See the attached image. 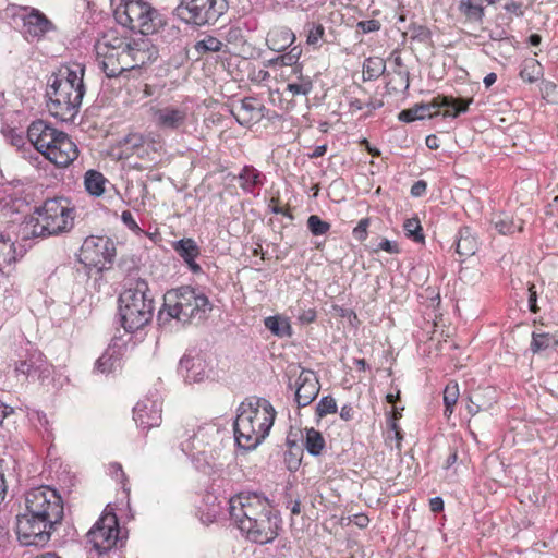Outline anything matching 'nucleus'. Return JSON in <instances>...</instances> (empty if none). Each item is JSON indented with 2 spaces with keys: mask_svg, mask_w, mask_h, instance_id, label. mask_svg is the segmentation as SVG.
I'll return each instance as SVG.
<instances>
[{
  "mask_svg": "<svg viewBox=\"0 0 558 558\" xmlns=\"http://www.w3.org/2000/svg\"><path fill=\"white\" fill-rule=\"evenodd\" d=\"M100 68L107 77H118L126 71L143 68L157 59L158 50L148 37L104 34L95 44Z\"/></svg>",
  "mask_w": 558,
  "mask_h": 558,
  "instance_id": "obj_1",
  "label": "nucleus"
},
{
  "mask_svg": "<svg viewBox=\"0 0 558 558\" xmlns=\"http://www.w3.org/2000/svg\"><path fill=\"white\" fill-rule=\"evenodd\" d=\"M213 305L205 293L191 286L167 291L157 314V324L167 331L177 330L193 320L206 318Z\"/></svg>",
  "mask_w": 558,
  "mask_h": 558,
  "instance_id": "obj_2",
  "label": "nucleus"
},
{
  "mask_svg": "<svg viewBox=\"0 0 558 558\" xmlns=\"http://www.w3.org/2000/svg\"><path fill=\"white\" fill-rule=\"evenodd\" d=\"M75 207L64 196L47 198L35 207L34 214L25 217L19 228L22 241L57 236L70 232L74 227Z\"/></svg>",
  "mask_w": 558,
  "mask_h": 558,
  "instance_id": "obj_3",
  "label": "nucleus"
},
{
  "mask_svg": "<svg viewBox=\"0 0 558 558\" xmlns=\"http://www.w3.org/2000/svg\"><path fill=\"white\" fill-rule=\"evenodd\" d=\"M85 66L81 63L62 66L49 84L46 96L49 112L61 121H73L86 93Z\"/></svg>",
  "mask_w": 558,
  "mask_h": 558,
  "instance_id": "obj_4",
  "label": "nucleus"
},
{
  "mask_svg": "<svg viewBox=\"0 0 558 558\" xmlns=\"http://www.w3.org/2000/svg\"><path fill=\"white\" fill-rule=\"evenodd\" d=\"M119 316L126 332H135L148 325L154 316V295L144 279H136L119 295Z\"/></svg>",
  "mask_w": 558,
  "mask_h": 558,
  "instance_id": "obj_5",
  "label": "nucleus"
},
{
  "mask_svg": "<svg viewBox=\"0 0 558 558\" xmlns=\"http://www.w3.org/2000/svg\"><path fill=\"white\" fill-rule=\"evenodd\" d=\"M114 10L116 21L123 27L137 31L140 36L155 34L162 26L158 11L142 0H120Z\"/></svg>",
  "mask_w": 558,
  "mask_h": 558,
  "instance_id": "obj_6",
  "label": "nucleus"
},
{
  "mask_svg": "<svg viewBox=\"0 0 558 558\" xmlns=\"http://www.w3.org/2000/svg\"><path fill=\"white\" fill-rule=\"evenodd\" d=\"M277 416V411L269 400L252 397L246 404V420L251 433L246 434V452L254 451L269 436Z\"/></svg>",
  "mask_w": 558,
  "mask_h": 558,
  "instance_id": "obj_7",
  "label": "nucleus"
},
{
  "mask_svg": "<svg viewBox=\"0 0 558 558\" xmlns=\"http://www.w3.org/2000/svg\"><path fill=\"white\" fill-rule=\"evenodd\" d=\"M225 437L230 440L229 432L215 423H207L198 427L185 442H182V451L192 457L202 456L207 464L208 459L214 460L220 449Z\"/></svg>",
  "mask_w": 558,
  "mask_h": 558,
  "instance_id": "obj_8",
  "label": "nucleus"
},
{
  "mask_svg": "<svg viewBox=\"0 0 558 558\" xmlns=\"http://www.w3.org/2000/svg\"><path fill=\"white\" fill-rule=\"evenodd\" d=\"M227 9L226 0H180L173 14L186 24H215Z\"/></svg>",
  "mask_w": 558,
  "mask_h": 558,
  "instance_id": "obj_9",
  "label": "nucleus"
},
{
  "mask_svg": "<svg viewBox=\"0 0 558 558\" xmlns=\"http://www.w3.org/2000/svg\"><path fill=\"white\" fill-rule=\"evenodd\" d=\"M246 499H256L260 506V512L257 517H251L246 513V520L250 521V527L246 529V539L256 544H269L278 536L277 524L271 520V506L268 498L263 494L246 490Z\"/></svg>",
  "mask_w": 558,
  "mask_h": 558,
  "instance_id": "obj_10",
  "label": "nucleus"
},
{
  "mask_svg": "<svg viewBox=\"0 0 558 558\" xmlns=\"http://www.w3.org/2000/svg\"><path fill=\"white\" fill-rule=\"evenodd\" d=\"M59 523L47 518L35 517L26 510L16 517L17 539L23 546H44L48 543L52 530Z\"/></svg>",
  "mask_w": 558,
  "mask_h": 558,
  "instance_id": "obj_11",
  "label": "nucleus"
},
{
  "mask_svg": "<svg viewBox=\"0 0 558 558\" xmlns=\"http://www.w3.org/2000/svg\"><path fill=\"white\" fill-rule=\"evenodd\" d=\"M59 523L47 518L35 517L26 510L16 517L17 539L23 546H44L48 543L52 530Z\"/></svg>",
  "mask_w": 558,
  "mask_h": 558,
  "instance_id": "obj_12",
  "label": "nucleus"
},
{
  "mask_svg": "<svg viewBox=\"0 0 558 558\" xmlns=\"http://www.w3.org/2000/svg\"><path fill=\"white\" fill-rule=\"evenodd\" d=\"M26 510L35 517L47 518L57 522L63 519V501L56 489L40 486L31 489L25 496Z\"/></svg>",
  "mask_w": 558,
  "mask_h": 558,
  "instance_id": "obj_13",
  "label": "nucleus"
},
{
  "mask_svg": "<svg viewBox=\"0 0 558 558\" xmlns=\"http://www.w3.org/2000/svg\"><path fill=\"white\" fill-rule=\"evenodd\" d=\"M116 256V246L107 236H88L84 240L78 260L87 268H96L99 272L111 267Z\"/></svg>",
  "mask_w": 558,
  "mask_h": 558,
  "instance_id": "obj_14",
  "label": "nucleus"
},
{
  "mask_svg": "<svg viewBox=\"0 0 558 558\" xmlns=\"http://www.w3.org/2000/svg\"><path fill=\"white\" fill-rule=\"evenodd\" d=\"M119 523L114 512H105L87 533L93 548L104 555L111 550L119 538Z\"/></svg>",
  "mask_w": 558,
  "mask_h": 558,
  "instance_id": "obj_15",
  "label": "nucleus"
},
{
  "mask_svg": "<svg viewBox=\"0 0 558 558\" xmlns=\"http://www.w3.org/2000/svg\"><path fill=\"white\" fill-rule=\"evenodd\" d=\"M16 373L25 375L33 381L47 385L53 373V365L38 350H31L24 360H21L15 367Z\"/></svg>",
  "mask_w": 558,
  "mask_h": 558,
  "instance_id": "obj_16",
  "label": "nucleus"
},
{
  "mask_svg": "<svg viewBox=\"0 0 558 558\" xmlns=\"http://www.w3.org/2000/svg\"><path fill=\"white\" fill-rule=\"evenodd\" d=\"M23 11H25L22 15L23 36L27 41H39L46 34L57 29L56 25L38 9L25 7Z\"/></svg>",
  "mask_w": 558,
  "mask_h": 558,
  "instance_id": "obj_17",
  "label": "nucleus"
},
{
  "mask_svg": "<svg viewBox=\"0 0 558 558\" xmlns=\"http://www.w3.org/2000/svg\"><path fill=\"white\" fill-rule=\"evenodd\" d=\"M161 402L157 395L138 401L133 409V418L138 427L150 429L161 423Z\"/></svg>",
  "mask_w": 558,
  "mask_h": 558,
  "instance_id": "obj_18",
  "label": "nucleus"
},
{
  "mask_svg": "<svg viewBox=\"0 0 558 558\" xmlns=\"http://www.w3.org/2000/svg\"><path fill=\"white\" fill-rule=\"evenodd\" d=\"M154 123L161 130L178 131L185 125L187 108L177 106L150 107Z\"/></svg>",
  "mask_w": 558,
  "mask_h": 558,
  "instance_id": "obj_19",
  "label": "nucleus"
},
{
  "mask_svg": "<svg viewBox=\"0 0 558 558\" xmlns=\"http://www.w3.org/2000/svg\"><path fill=\"white\" fill-rule=\"evenodd\" d=\"M61 133L63 132L57 130L44 120H36L33 121L27 129V138L29 146H34L35 149L43 155L51 148Z\"/></svg>",
  "mask_w": 558,
  "mask_h": 558,
  "instance_id": "obj_20",
  "label": "nucleus"
},
{
  "mask_svg": "<svg viewBox=\"0 0 558 558\" xmlns=\"http://www.w3.org/2000/svg\"><path fill=\"white\" fill-rule=\"evenodd\" d=\"M43 156L57 167L64 168L77 158L78 149L71 137L63 132Z\"/></svg>",
  "mask_w": 558,
  "mask_h": 558,
  "instance_id": "obj_21",
  "label": "nucleus"
},
{
  "mask_svg": "<svg viewBox=\"0 0 558 558\" xmlns=\"http://www.w3.org/2000/svg\"><path fill=\"white\" fill-rule=\"evenodd\" d=\"M295 385L294 401L298 408L311 404L317 398L320 390V383L315 372L307 368H302Z\"/></svg>",
  "mask_w": 558,
  "mask_h": 558,
  "instance_id": "obj_22",
  "label": "nucleus"
},
{
  "mask_svg": "<svg viewBox=\"0 0 558 558\" xmlns=\"http://www.w3.org/2000/svg\"><path fill=\"white\" fill-rule=\"evenodd\" d=\"M473 98L465 99L462 97L456 98L448 95H438L432 101L424 102V106L428 108V112L435 109L437 113L439 109L445 108L444 118H458L461 113H465L469 110Z\"/></svg>",
  "mask_w": 558,
  "mask_h": 558,
  "instance_id": "obj_23",
  "label": "nucleus"
},
{
  "mask_svg": "<svg viewBox=\"0 0 558 558\" xmlns=\"http://www.w3.org/2000/svg\"><path fill=\"white\" fill-rule=\"evenodd\" d=\"M172 248L184 260L185 265L193 274H199L202 271V267L196 263L201 250L193 239L184 238L174 241Z\"/></svg>",
  "mask_w": 558,
  "mask_h": 558,
  "instance_id": "obj_24",
  "label": "nucleus"
},
{
  "mask_svg": "<svg viewBox=\"0 0 558 558\" xmlns=\"http://www.w3.org/2000/svg\"><path fill=\"white\" fill-rule=\"evenodd\" d=\"M295 41V34L287 26H277L267 34L266 43L269 49L282 52Z\"/></svg>",
  "mask_w": 558,
  "mask_h": 558,
  "instance_id": "obj_25",
  "label": "nucleus"
},
{
  "mask_svg": "<svg viewBox=\"0 0 558 558\" xmlns=\"http://www.w3.org/2000/svg\"><path fill=\"white\" fill-rule=\"evenodd\" d=\"M330 20L326 15H318L315 21H307L304 24V32L306 34V44L314 48L322 46V43H328L326 38L325 23Z\"/></svg>",
  "mask_w": 558,
  "mask_h": 558,
  "instance_id": "obj_26",
  "label": "nucleus"
},
{
  "mask_svg": "<svg viewBox=\"0 0 558 558\" xmlns=\"http://www.w3.org/2000/svg\"><path fill=\"white\" fill-rule=\"evenodd\" d=\"M456 252L460 256H472L478 248V242L473 230L468 227H461L456 236Z\"/></svg>",
  "mask_w": 558,
  "mask_h": 558,
  "instance_id": "obj_27",
  "label": "nucleus"
},
{
  "mask_svg": "<svg viewBox=\"0 0 558 558\" xmlns=\"http://www.w3.org/2000/svg\"><path fill=\"white\" fill-rule=\"evenodd\" d=\"M179 373L186 381H201L204 377L203 362L201 357L184 354L179 362Z\"/></svg>",
  "mask_w": 558,
  "mask_h": 558,
  "instance_id": "obj_28",
  "label": "nucleus"
},
{
  "mask_svg": "<svg viewBox=\"0 0 558 558\" xmlns=\"http://www.w3.org/2000/svg\"><path fill=\"white\" fill-rule=\"evenodd\" d=\"M199 511L201 520L204 523L214 522L221 512V501L219 500V497L211 492H206L203 496Z\"/></svg>",
  "mask_w": 558,
  "mask_h": 558,
  "instance_id": "obj_29",
  "label": "nucleus"
},
{
  "mask_svg": "<svg viewBox=\"0 0 558 558\" xmlns=\"http://www.w3.org/2000/svg\"><path fill=\"white\" fill-rule=\"evenodd\" d=\"M265 327L278 338H290L293 335V329L288 317L282 315H272L264 319Z\"/></svg>",
  "mask_w": 558,
  "mask_h": 558,
  "instance_id": "obj_30",
  "label": "nucleus"
},
{
  "mask_svg": "<svg viewBox=\"0 0 558 558\" xmlns=\"http://www.w3.org/2000/svg\"><path fill=\"white\" fill-rule=\"evenodd\" d=\"M458 11L468 21L474 23H483L485 17V10L482 5V0H460Z\"/></svg>",
  "mask_w": 558,
  "mask_h": 558,
  "instance_id": "obj_31",
  "label": "nucleus"
},
{
  "mask_svg": "<svg viewBox=\"0 0 558 558\" xmlns=\"http://www.w3.org/2000/svg\"><path fill=\"white\" fill-rule=\"evenodd\" d=\"M490 222L501 235H511L523 230V221L515 222L512 217L505 214L495 215Z\"/></svg>",
  "mask_w": 558,
  "mask_h": 558,
  "instance_id": "obj_32",
  "label": "nucleus"
},
{
  "mask_svg": "<svg viewBox=\"0 0 558 558\" xmlns=\"http://www.w3.org/2000/svg\"><path fill=\"white\" fill-rule=\"evenodd\" d=\"M326 447L323 434L314 427L305 428L304 448L308 454L319 457Z\"/></svg>",
  "mask_w": 558,
  "mask_h": 558,
  "instance_id": "obj_33",
  "label": "nucleus"
},
{
  "mask_svg": "<svg viewBox=\"0 0 558 558\" xmlns=\"http://www.w3.org/2000/svg\"><path fill=\"white\" fill-rule=\"evenodd\" d=\"M121 367V357L116 350H106L96 361L95 369L101 374L114 373Z\"/></svg>",
  "mask_w": 558,
  "mask_h": 558,
  "instance_id": "obj_34",
  "label": "nucleus"
},
{
  "mask_svg": "<svg viewBox=\"0 0 558 558\" xmlns=\"http://www.w3.org/2000/svg\"><path fill=\"white\" fill-rule=\"evenodd\" d=\"M107 179L104 174L96 170H88L84 177V185L86 191L94 196H100L105 192Z\"/></svg>",
  "mask_w": 558,
  "mask_h": 558,
  "instance_id": "obj_35",
  "label": "nucleus"
},
{
  "mask_svg": "<svg viewBox=\"0 0 558 558\" xmlns=\"http://www.w3.org/2000/svg\"><path fill=\"white\" fill-rule=\"evenodd\" d=\"M437 116V112H428V108L424 106V102L415 104L413 107L403 109L399 112L398 119L401 122L410 123L416 120H423L425 118H433Z\"/></svg>",
  "mask_w": 558,
  "mask_h": 558,
  "instance_id": "obj_36",
  "label": "nucleus"
},
{
  "mask_svg": "<svg viewBox=\"0 0 558 558\" xmlns=\"http://www.w3.org/2000/svg\"><path fill=\"white\" fill-rule=\"evenodd\" d=\"M386 71V63L383 58L369 57L365 59L363 64V80L374 81L383 75Z\"/></svg>",
  "mask_w": 558,
  "mask_h": 558,
  "instance_id": "obj_37",
  "label": "nucleus"
},
{
  "mask_svg": "<svg viewBox=\"0 0 558 558\" xmlns=\"http://www.w3.org/2000/svg\"><path fill=\"white\" fill-rule=\"evenodd\" d=\"M520 77L527 83H535L543 76V66L534 58L526 59L521 64Z\"/></svg>",
  "mask_w": 558,
  "mask_h": 558,
  "instance_id": "obj_38",
  "label": "nucleus"
},
{
  "mask_svg": "<svg viewBox=\"0 0 558 558\" xmlns=\"http://www.w3.org/2000/svg\"><path fill=\"white\" fill-rule=\"evenodd\" d=\"M267 109L256 99L246 96V129H252L262 121Z\"/></svg>",
  "mask_w": 558,
  "mask_h": 558,
  "instance_id": "obj_39",
  "label": "nucleus"
},
{
  "mask_svg": "<svg viewBox=\"0 0 558 558\" xmlns=\"http://www.w3.org/2000/svg\"><path fill=\"white\" fill-rule=\"evenodd\" d=\"M229 515L235 526L242 532L244 521V502L242 493H238L229 498Z\"/></svg>",
  "mask_w": 558,
  "mask_h": 558,
  "instance_id": "obj_40",
  "label": "nucleus"
},
{
  "mask_svg": "<svg viewBox=\"0 0 558 558\" xmlns=\"http://www.w3.org/2000/svg\"><path fill=\"white\" fill-rule=\"evenodd\" d=\"M264 180L265 175L260 171L246 165V194L251 193L253 196H257Z\"/></svg>",
  "mask_w": 558,
  "mask_h": 558,
  "instance_id": "obj_41",
  "label": "nucleus"
},
{
  "mask_svg": "<svg viewBox=\"0 0 558 558\" xmlns=\"http://www.w3.org/2000/svg\"><path fill=\"white\" fill-rule=\"evenodd\" d=\"M403 231L405 236L413 242L424 243L425 236L423 233V228L421 221L417 217L409 218L403 223Z\"/></svg>",
  "mask_w": 558,
  "mask_h": 558,
  "instance_id": "obj_42",
  "label": "nucleus"
},
{
  "mask_svg": "<svg viewBox=\"0 0 558 558\" xmlns=\"http://www.w3.org/2000/svg\"><path fill=\"white\" fill-rule=\"evenodd\" d=\"M459 398V387L454 381L449 383L444 389L445 415H450Z\"/></svg>",
  "mask_w": 558,
  "mask_h": 558,
  "instance_id": "obj_43",
  "label": "nucleus"
},
{
  "mask_svg": "<svg viewBox=\"0 0 558 558\" xmlns=\"http://www.w3.org/2000/svg\"><path fill=\"white\" fill-rule=\"evenodd\" d=\"M313 89V82L308 76H299L298 81L290 82L287 85V90L293 96L302 95L307 96Z\"/></svg>",
  "mask_w": 558,
  "mask_h": 558,
  "instance_id": "obj_44",
  "label": "nucleus"
},
{
  "mask_svg": "<svg viewBox=\"0 0 558 558\" xmlns=\"http://www.w3.org/2000/svg\"><path fill=\"white\" fill-rule=\"evenodd\" d=\"M338 411L337 402L332 396L323 397L316 404L315 414L318 420L335 414Z\"/></svg>",
  "mask_w": 558,
  "mask_h": 558,
  "instance_id": "obj_45",
  "label": "nucleus"
},
{
  "mask_svg": "<svg viewBox=\"0 0 558 558\" xmlns=\"http://www.w3.org/2000/svg\"><path fill=\"white\" fill-rule=\"evenodd\" d=\"M306 226H307V229L308 231L314 235V236H318V235H324L326 234L331 226L329 222L323 220L319 216L317 215H311L308 218H307V221H306Z\"/></svg>",
  "mask_w": 558,
  "mask_h": 558,
  "instance_id": "obj_46",
  "label": "nucleus"
},
{
  "mask_svg": "<svg viewBox=\"0 0 558 558\" xmlns=\"http://www.w3.org/2000/svg\"><path fill=\"white\" fill-rule=\"evenodd\" d=\"M246 70H248V78L253 83L260 84L270 77L264 62L258 63L257 65L254 62H250L246 65Z\"/></svg>",
  "mask_w": 558,
  "mask_h": 558,
  "instance_id": "obj_47",
  "label": "nucleus"
},
{
  "mask_svg": "<svg viewBox=\"0 0 558 558\" xmlns=\"http://www.w3.org/2000/svg\"><path fill=\"white\" fill-rule=\"evenodd\" d=\"M303 450L301 447H296V449H288L283 454V462L287 469L290 472H295L299 470L302 461Z\"/></svg>",
  "mask_w": 558,
  "mask_h": 558,
  "instance_id": "obj_48",
  "label": "nucleus"
},
{
  "mask_svg": "<svg viewBox=\"0 0 558 558\" xmlns=\"http://www.w3.org/2000/svg\"><path fill=\"white\" fill-rule=\"evenodd\" d=\"M222 43L211 36H207L206 38L198 40L194 48L199 53H206V52H218L221 50Z\"/></svg>",
  "mask_w": 558,
  "mask_h": 558,
  "instance_id": "obj_49",
  "label": "nucleus"
},
{
  "mask_svg": "<svg viewBox=\"0 0 558 558\" xmlns=\"http://www.w3.org/2000/svg\"><path fill=\"white\" fill-rule=\"evenodd\" d=\"M302 53V49L299 46L292 47L287 53H283L276 59H271L269 62L280 65H294L298 63Z\"/></svg>",
  "mask_w": 558,
  "mask_h": 558,
  "instance_id": "obj_50",
  "label": "nucleus"
},
{
  "mask_svg": "<svg viewBox=\"0 0 558 558\" xmlns=\"http://www.w3.org/2000/svg\"><path fill=\"white\" fill-rule=\"evenodd\" d=\"M551 336L549 333H532L530 349L533 353H538L550 347Z\"/></svg>",
  "mask_w": 558,
  "mask_h": 558,
  "instance_id": "obj_51",
  "label": "nucleus"
},
{
  "mask_svg": "<svg viewBox=\"0 0 558 558\" xmlns=\"http://www.w3.org/2000/svg\"><path fill=\"white\" fill-rule=\"evenodd\" d=\"M391 56H392L395 65L398 68L393 72L398 76V78L400 81V85H403V90H408L409 86H410V77H409L410 74L408 71H404L401 69L404 65L403 60L400 57V54H398L397 52H393Z\"/></svg>",
  "mask_w": 558,
  "mask_h": 558,
  "instance_id": "obj_52",
  "label": "nucleus"
},
{
  "mask_svg": "<svg viewBox=\"0 0 558 558\" xmlns=\"http://www.w3.org/2000/svg\"><path fill=\"white\" fill-rule=\"evenodd\" d=\"M409 31L411 33V39L417 40L420 43H426L432 37L430 29L425 25L412 23L409 26Z\"/></svg>",
  "mask_w": 558,
  "mask_h": 558,
  "instance_id": "obj_53",
  "label": "nucleus"
},
{
  "mask_svg": "<svg viewBox=\"0 0 558 558\" xmlns=\"http://www.w3.org/2000/svg\"><path fill=\"white\" fill-rule=\"evenodd\" d=\"M243 407H244V402H241L240 405L238 407V414L233 422L234 442H235V446L238 447V450H241L244 448L241 444V438L244 436V434L241 432L240 424H239L240 418L244 413Z\"/></svg>",
  "mask_w": 558,
  "mask_h": 558,
  "instance_id": "obj_54",
  "label": "nucleus"
},
{
  "mask_svg": "<svg viewBox=\"0 0 558 558\" xmlns=\"http://www.w3.org/2000/svg\"><path fill=\"white\" fill-rule=\"evenodd\" d=\"M380 22L378 20L360 21L356 24V32L361 34L374 33L380 29Z\"/></svg>",
  "mask_w": 558,
  "mask_h": 558,
  "instance_id": "obj_55",
  "label": "nucleus"
},
{
  "mask_svg": "<svg viewBox=\"0 0 558 558\" xmlns=\"http://www.w3.org/2000/svg\"><path fill=\"white\" fill-rule=\"evenodd\" d=\"M369 223V218H363L357 222V226L353 229L352 232L355 240L362 242L367 238V229Z\"/></svg>",
  "mask_w": 558,
  "mask_h": 558,
  "instance_id": "obj_56",
  "label": "nucleus"
},
{
  "mask_svg": "<svg viewBox=\"0 0 558 558\" xmlns=\"http://www.w3.org/2000/svg\"><path fill=\"white\" fill-rule=\"evenodd\" d=\"M481 395L478 392L473 393L472 397H470L469 402L466 404L468 413L471 415H475L482 410H485L486 407L480 403Z\"/></svg>",
  "mask_w": 558,
  "mask_h": 558,
  "instance_id": "obj_57",
  "label": "nucleus"
},
{
  "mask_svg": "<svg viewBox=\"0 0 558 558\" xmlns=\"http://www.w3.org/2000/svg\"><path fill=\"white\" fill-rule=\"evenodd\" d=\"M121 220L125 225V227L128 229H130L131 231H133L135 233L142 232V229L140 228V226L135 221V219L133 217V214L130 210L122 211Z\"/></svg>",
  "mask_w": 558,
  "mask_h": 558,
  "instance_id": "obj_58",
  "label": "nucleus"
},
{
  "mask_svg": "<svg viewBox=\"0 0 558 558\" xmlns=\"http://www.w3.org/2000/svg\"><path fill=\"white\" fill-rule=\"evenodd\" d=\"M527 292H529V298H527L529 310H530V312L536 314L539 312V306L537 305V291H536V287L534 283H529Z\"/></svg>",
  "mask_w": 558,
  "mask_h": 558,
  "instance_id": "obj_59",
  "label": "nucleus"
},
{
  "mask_svg": "<svg viewBox=\"0 0 558 558\" xmlns=\"http://www.w3.org/2000/svg\"><path fill=\"white\" fill-rule=\"evenodd\" d=\"M489 38L495 41H509L512 43L514 40L513 36H509L507 32L501 27H496L490 31Z\"/></svg>",
  "mask_w": 558,
  "mask_h": 558,
  "instance_id": "obj_60",
  "label": "nucleus"
},
{
  "mask_svg": "<svg viewBox=\"0 0 558 558\" xmlns=\"http://www.w3.org/2000/svg\"><path fill=\"white\" fill-rule=\"evenodd\" d=\"M378 250L385 251L389 254H398L400 252L398 243L388 239H383L379 242L378 247L375 251L377 252Z\"/></svg>",
  "mask_w": 558,
  "mask_h": 558,
  "instance_id": "obj_61",
  "label": "nucleus"
},
{
  "mask_svg": "<svg viewBox=\"0 0 558 558\" xmlns=\"http://www.w3.org/2000/svg\"><path fill=\"white\" fill-rule=\"evenodd\" d=\"M427 190V183L424 180H418L414 182V184L411 187V196L413 197H422Z\"/></svg>",
  "mask_w": 558,
  "mask_h": 558,
  "instance_id": "obj_62",
  "label": "nucleus"
},
{
  "mask_svg": "<svg viewBox=\"0 0 558 558\" xmlns=\"http://www.w3.org/2000/svg\"><path fill=\"white\" fill-rule=\"evenodd\" d=\"M387 426L395 432V436L398 440L402 439V432L398 425L397 418H393V412H389L387 415Z\"/></svg>",
  "mask_w": 558,
  "mask_h": 558,
  "instance_id": "obj_63",
  "label": "nucleus"
},
{
  "mask_svg": "<svg viewBox=\"0 0 558 558\" xmlns=\"http://www.w3.org/2000/svg\"><path fill=\"white\" fill-rule=\"evenodd\" d=\"M125 144L130 145V147H132L133 149L140 148L144 144V137L142 134L137 133L129 134L125 137Z\"/></svg>",
  "mask_w": 558,
  "mask_h": 558,
  "instance_id": "obj_64",
  "label": "nucleus"
}]
</instances>
